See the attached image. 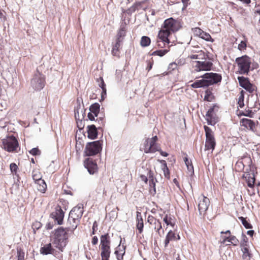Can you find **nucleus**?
I'll return each mask as SVG.
<instances>
[{
    "mask_svg": "<svg viewBox=\"0 0 260 260\" xmlns=\"http://www.w3.org/2000/svg\"><path fill=\"white\" fill-rule=\"evenodd\" d=\"M182 27L181 21L172 17L166 19L159 31L158 37L160 39L168 41V37L173 33L178 31Z\"/></svg>",
    "mask_w": 260,
    "mask_h": 260,
    "instance_id": "1",
    "label": "nucleus"
},
{
    "mask_svg": "<svg viewBox=\"0 0 260 260\" xmlns=\"http://www.w3.org/2000/svg\"><path fill=\"white\" fill-rule=\"evenodd\" d=\"M68 232L66 229L62 227H59L54 231V241L53 244L55 247L62 251L64 247H66L68 242Z\"/></svg>",
    "mask_w": 260,
    "mask_h": 260,
    "instance_id": "2",
    "label": "nucleus"
},
{
    "mask_svg": "<svg viewBox=\"0 0 260 260\" xmlns=\"http://www.w3.org/2000/svg\"><path fill=\"white\" fill-rule=\"evenodd\" d=\"M256 174L257 168L254 164H249L245 166L242 177L245 179L247 186L251 188L254 187L255 175Z\"/></svg>",
    "mask_w": 260,
    "mask_h": 260,
    "instance_id": "3",
    "label": "nucleus"
},
{
    "mask_svg": "<svg viewBox=\"0 0 260 260\" xmlns=\"http://www.w3.org/2000/svg\"><path fill=\"white\" fill-rule=\"evenodd\" d=\"M110 244V237L109 234L107 233L101 236L100 246L101 249V260H109L111 253Z\"/></svg>",
    "mask_w": 260,
    "mask_h": 260,
    "instance_id": "4",
    "label": "nucleus"
},
{
    "mask_svg": "<svg viewBox=\"0 0 260 260\" xmlns=\"http://www.w3.org/2000/svg\"><path fill=\"white\" fill-rule=\"evenodd\" d=\"M3 149L9 152H17L19 145L17 139L14 136L7 137L2 139Z\"/></svg>",
    "mask_w": 260,
    "mask_h": 260,
    "instance_id": "5",
    "label": "nucleus"
},
{
    "mask_svg": "<svg viewBox=\"0 0 260 260\" xmlns=\"http://www.w3.org/2000/svg\"><path fill=\"white\" fill-rule=\"evenodd\" d=\"M157 137L155 136L151 138L146 139L144 143L142 145L140 150L145 153H154L159 151V146L157 144Z\"/></svg>",
    "mask_w": 260,
    "mask_h": 260,
    "instance_id": "6",
    "label": "nucleus"
},
{
    "mask_svg": "<svg viewBox=\"0 0 260 260\" xmlns=\"http://www.w3.org/2000/svg\"><path fill=\"white\" fill-rule=\"evenodd\" d=\"M235 61L237 64L239 74L247 75L251 63V58L247 55H244L237 58Z\"/></svg>",
    "mask_w": 260,
    "mask_h": 260,
    "instance_id": "7",
    "label": "nucleus"
},
{
    "mask_svg": "<svg viewBox=\"0 0 260 260\" xmlns=\"http://www.w3.org/2000/svg\"><path fill=\"white\" fill-rule=\"evenodd\" d=\"M204 129L205 132L206 136L205 145V150H213L216 146V140L214 135V133L211 128L207 125L204 126Z\"/></svg>",
    "mask_w": 260,
    "mask_h": 260,
    "instance_id": "8",
    "label": "nucleus"
},
{
    "mask_svg": "<svg viewBox=\"0 0 260 260\" xmlns=\"http://www.w3.org/2000/svg\"><path fill=\"white\" fill-rule=\"evenodd\" d=\"M219 107L217 104H214L208 110L206 114V120L208 125H214L218 121L217 112Z\"/></svg>",
    "mask_w": 260,
    "mask_h": 260,
    "instance_id": "9",
    "label": "nucleus"
},
{
    "mask_svg": "<svg viewBox=\"0 0 260 260\" xmlns=\"http://www.w3.org/2000/svg\"><path fill=\"white\" fill-rule=\"evenodd\" d=\"M31 85L35 90H40L45 85V76L41 73L37 72L31 80Z\"/></svg>",
    "mask_w": 260,
    "mask_h": 260,
    "instance_id": "10",
    "label": "nucleus"
},
{
    "mask_svg": "<svg viewBox=\"0 0 260 260\" xmlns=\"http://www.w3.org/2000/svg\"><path fill=\"white\" fill-rule=\"evenodd\" d=\"M102 144L100 141L88 143L86 146L85 153L87 156H93L99 153L102 150Z\"/></svg>",
    "mask_w": 260,
    "mask_h": 260,
    "instance_id": "11",
    "label": "nucleus"
},
{
    "mask_svg": "<svg viewBox=\"0 0 260 260\" xmlns=\"http://www.w3.org/2000/svg\"><path fill=\"white\" fill-rule=\"evenodd\" d=\"M201 77L207 79L209 86L220 83L222 80V76L220 74L212 72L206 73Z\"/></svg>",
    "mask_w": 260,
    "mask_h": 260,
    "instance_id": "12",
    "label": "nucleus"
},
{
    "mask_svg": "<svg viewBox=\"0 0 260 260\" xmlns=\"http://www.w3.org/2000/svg\"><path fill=\"white\" fill-rule=\"evenodd\" d=\"M240 124L241 126L244 127L247 130L255 132L257 131V126L258 122L244 118L240 120Z\"/></svg>",
    "mask_w": 260,
    "mask_h": 260,
    "instance_id": "13",
    "label": "nucleus"
},
{
    "mask_svg": "<svg viewBox=\"0 0 260 260\" xmlns=\"http://www.w3.org/2000/svg\"><path fill=\"white\" fill-rule=\"evenodd\" d=\"M195 63L196 64L193 68L194 71L196 72L210 71L213 67V63L209 61H196Z\"/></svg>",
    "mask_w": 260,
    "mask_h": 260,
    "instance_id": "14",
    "label": "nucleus"
},
{
    "mask_svg": "<svg viewBox=\"0 0 260 260\" xmlns=\"http://www.w3.org/2000/svg\"><path fill=\"white\" fill-rule=\"evenodd\" d=\"M238 80L240 85L250 93L253 92L256 89V87L254 85L251 84L248 78H245L243 76L238 77Z\"/></svg>",
    "mask_w": 260,
    "mask_h": 260,
    "instance_id": "15",
    "label": "nucleus"
},
{
    "mask_svg": "<svg viewBox=\"0 0 260 260\" xmlns=\"http://www.w3.org/2000/svg\"><path fill=\"white\" fill-rule=\"evenodd\" d=\"M199 200L200 201L198 204L199 211L200 215H204L210 205V201L208 198L204 196H201L199 198Z\"/></svg>",
    "mask_w": 260,
    "mask_h": 260,
    "instance_id": "16",
    "label": "nucleus"
},
{
    "mask_svg": "<svg viewBox=\"0 0 260 260\" xmlns=\"http://www.w3.org/2000/svg\"><path fill=\"white\" fill-rule=\"evenodd\" d=\"M50 217L57 221L59 225L63 223V220L64 217V212L61 207L59 206L55 208V210L50 214Z\"/></svg>",
    "mask_w": 260,
    "mask_h": 260,
    "instance_id": "17",
    "label": "nucleus"
},
{
    "mask_svg": "<svg viewBox=\"0 0 260 260\" xmlns=\"http://www.w3.org/2000/svg\"><path fill=\"white\" fill-rule=\"evenodd\" d=\"M191 31L195 36L199 37L207 41H211L212 42L214 41V40L209 34L204 31L199 27L192 28Z\"/></svg>",
    "mask_w": 260,
    "mask_h": 260,
    "instance_id": "18",
    "label": "nucleus"
},
{
    "mask_svg": "<svg viewBox=\"0 0 260 260\" xmlns=\"http://www.w3.org/2000/svg\"><path fill=\"white\" fill-rule=\"evenodd\" d=\"M83 213V205L82 204H78L77 206L74 207L70 212L69 215L71 218L74 217V219H81Z\"/></svg>",
    "mask_w": 260,
    "mask_h": 260,
    "instance_id": "19",
    "label": "nucleus"
},
{
    "mask_svg": "<svg viewBox=\"0 0 260 260\" xmlns=\"http://www.w3.org/2000/svg\"><path fill=\"white\" fill-rule=\"evenodd\" d=\"M68 222L70 224V226L67 228L68 231H74L79 225L80 222V220L75 217L71 218V216H69Z\"/></svg>",
    "mask_w": 260,
    "mask_h": 260,
    "instance_id": "20",
    "label": "nucleus"
},
{
    "mask_svg": "<svg viewBox=\"0 0 260 260\" xmlns=\"http://www.w3.org/2000/svg\"><path fill=\"white\" fill-rule=\"evenodd\" d=\"M147 220L150 224L153 225L156 232L159 234V230L162 228L161 224L159 220L151 215L148 216Z\"/></svg>",
    "mask_w": 260,
    "mask_h": 260,
    "instance_id": "21",
    "label": "nucleus"
},
{
    "mask_svg": "<svg viewBox=\"0 0 260 260\" xmlns=\"http://www.w3.org/2000/svg\"><path fill=\"white\" fill-rule=\"evenodd\" d=\"M201 80H197L190 86L193 88H204L209 86L207 79L202 77Z\"/></svg>",
    "mask_w": 260,
    "mask_h": 260,
    "instance_id": "22",
    "label": "nucleus"
},
{
    "mask_svg": "<svg viewBox=\"0 0 260 260\" xmlns=\"http://www.w3.org/2000/svg\"><path fill=\"white\" fill-rule=\"evenodd\" d=\"M88 137L91 139H95L97 138L98 131L94 125L88 126Z\"/></svg>",
    "mask_w": 260,
    "mask_h": 260,
    "instance_id": "23",
    "label": "nucleus"
},
{
    "mask_svg": "<svg viewBox=\"0 0 260 260\" xmlns=\"http://www.w3.org/2000/svg\"><path fill=\"white\" fill-rule=\"evenodd\" d=\"M121 42L116 40V43L112 45L111 53L113 56H116L118 58L120 57V47Z\"/></svg>",
    "mask_w": 260,
    "mask_h": 260,
    "instance_id": "24",
    "label": "nucleus"
},
{
    "mask_svg": "<svg viewBox=\"0 0 260 260\" xmlns=\"http://www.w3.org/2000/svg\"><path fill=\"white\" fill-rule=\"evenodd\" d=\"M54 251V249L52 247L51 243L45 245L40 249V253L43 255L52 254Z\"/></svg>",
    "mask_w": 260,
    "mask_h": 260,
    "instance_id": "25",
    "label": "nucleus"
},
{
    "mask_svg": "<svg viewBox=\"0 0 260 260\" xmlns=\"http://www.w3.org/2000/svg\"><path fill=\"white\" fill-rule=\"evenodd\" d=\"M125 247L126 246H124L123 244L122 246V249H121L120 247V245L119 244L116 248L114 253L116 255L117 260H123V256L125 254Z\"/></svg>",
    "mask_w": 260,
    "mask_h": 260,
    "instance_id": "26",
    "label": "nucleus"
},
{
    "mask_svg": "<svg viewBox=\"0 0 260 260\" xmlns=\"http://www.w3.org/2000/svg\"><path fill=\"white\" fill-rule=\"evenodd\" d=\"M84 166L90 174H94L98 172L97 164H84Z\"/></svg>",
    "mask_w": 260,
    "mask_h": 260,
    "instance_id": "27",
    "label": "nucleus"
},
{
    "mask_svg": "<svg viewBox=\"0 0 260 260\" xmlns=\"http://www.w3.org/2000/svg\"><path fill=\"white\" fill-rule=\"evenodd\" d=\"M137 228L139 230V233H141L143 231L144 223L141 213L139 212H137Z\"/></svg>",
    "mask_w": 260,
    "mask_h": 260,
    "instance_id": "28",
    "label": "nucleus"
},
{
    "mask_svg": "<svg viewBox=\"0 0 260 260\" xmlns=\"http://www.w3.org/2000/svg\"><path fill=\"white\" fill-rule=\"evenodd\" d=\"M97 82H99V86L102 88V92L101 96L102 98H104L107 94L106 85L104 82L103 77H101L97 79Z\"/></svg>",
    "mask_w": 260,
    "mask_h": 260,
    "instance_id": "29",
    "label": "nucleus"
},
{
    "mask_svg": "<svg viewBox=\"0 0 260 260\" xmlns=\"http://www.w3.org/2000/svg\"><path fill=\"white\" fill-rule=\"evenodd\" d=\"M170 46H168L167 48H166L164 50H158L154 51L151 53L150 52V55L152 56H159L160 57H162L165 54H166L168 52L170 51Z\"/></svg>",
    "mask_w": 260,
    "mask_h": 260,
    "instance_id": "30",
    "label": "nucleus"
},
{
    "mask_svg": "<svg viewBox=\"0 0 260 260\" xmlns=\"http://www.w3.org/2000/svg\"><path fill=\"white\" fill-rule=\"evenodd\" d=\"M176 236L175 234L170 230L167 234L165 240V247H167L170 241L176 240Z\"/></svg>",
    "mask_w": 260,
    "mask_h": 260,
    "instance_id": "31",
    "label": "nucleus"
},
{
    "mask_svg": "<svg viewBox=\"0 0 260 260\" xmlns=\"http://www.w3.org/2000/svg\"><path fill=\"white\" fill-rule=\"evenodd\" d=\"M188 57L191 59H203L205 58V54L203 51L200 50L196 54L189 55Z\"/></svg>",
    "mask_w": 260,
    "mask_h": 260,
    "instance_id": "32",
    "label": "nucleus"
},
{
    "mask_svg": "<svg viewBox=\"0 0 260 260\" xmlns=\"http://www.w3.org/2000/svg\"><path fill=\"white\" fill-rule=\"evenodd\" d=\"M126 30L124 26H121L117 34L116 40L118 42H122L123 37H124L126 35Z\"/></svg>",
    "mask_w": 260,
    "mask_h": 260,
    "instance_id": "33",
    "label": "nucleus"
},
{
    "mask_svg": "<svg viewBox=\"0 0 260 260\" xmlns=\"http://www.w3.org/2000/svg\"><path fill=\"white\" fill-rule=\"evenodd\" d=\"M205 95L204 96V101L207 102H212L215 99V96L213 95L211 89L208 88L205 91Z\"/></svg>",
    "mask_w": 260,
    "mask_h": 260,
    "instance_id": "34",
    "label": "nucleus"
},
{
    "mask_svg": "<svg viewBox=\"0 0 260 260\" xmlns=\"http://www.w3.org/2000/svg\"><path fill=\"white\" fill-rule=\"evenodd\" d=\"M149 191L151 194H154L156 193V188H155V182H156V180L154 179L153 175L152 178H149Z\"/></svg>",
    "mask_w": 260,
    "mask_h": 260,
    "instance_id": "35",
    "label": "nucleus"
},
{
    "mask_svg": "<svg viewBox=\"0 0 260 260\" xmlns=\"http://www.w3.org/2000/svg\"><path fill=\"white\" fill-rule=\"evenodd\" d=\"M35 183L37 184V187L38 190L42 193H44L47 188V185L45 181L44 180H42Z\"/></svg>",
    "mask_w": 260,
    "mask_h": 260,
    "instance_id": "36",
    "label": "nucleus"
},
{
    "mask_svg": "<svg viewBox=\"0 0 260 260\" xmlns=\"http://www.w3.org/2000/svg\"><path fill=\"white\" fill-rule=\"evenodd\" d=\"M243 252L242 258L244 260H250L251 257V254L249 252L247 247H241Z\"/></svg>",
    "mask_w": 260,
    "mask_h": 260,
    "instance_id": "37",
    "label": "nucleus"
},
{
    "mask_svg": "<svg viewBox=\"0 0 260 260\" xmlns=\"http://www.w3.org/2000/svg\"><path fill=\"white\" fill-rule=\"evenodd\" d=\"M144 171L143 172L145 173L146 175H148V178H152L153 175V173L150 169L149 165L148 164H146L145 165H143L142 166L141 168L140 169H143Z\"/></svg>",
    "mask_w": 260,
    "mask_h": 260,
    "instance_id": "38",
    "label": "nucleus"
},
{
    "mask_svg": "<svg viewBox=\"0 0 260 260\" xmlns=\"http://www.w3.org/2000/svg\"><path fill=\"white\" fill-rule=\"evenodd\" d=\"M151 43L150 38L147 36H143L141 38L140 44L142 47H145L148 46Z\"/></svg>",
    "mask_w": 260,
    "mask_h": 260,
    "instance_id": "39",
    "label": "nucleus"
},
{
    "mask_svg": "<svg viewBox=\"0 0 260 260\" xmlns=\"http://www.w3.org/2000/svg\"><path fill=\"white\" fill-rule=\"evenodd\" d=\"M90 111L93 113L95 117L98 116V115L100 111V105L98 103H95L90 107Z\"/></svg>",
    "mask_w": 260,
    "mask_h": 260,
    "instance_id": "40",
    "label": "nucleus"
},
{
    "mask_svg": "<svg viewBox=\"0 0 260 260\" xmlns=\"http://www.w3.org/2000/svg\"><path fill=\"white\" fill-rule=\"evenodd\" d=\"M170 43V41L169 39H168V41L164 40L162 39L159 38L158 37V39L157 40V46L158 48H162L164 47H166V44H168L169 45V43Z\"/></svg>",
    "mask_w": 260,
    "mask_h": 260,
    "instance_id": "41",
    "label": "nucleus"
},
{
    "mask_svg": "<svg viewBox=\"0 0 260 260\" xmlns=\"http://www.w3.org/2000/svg\"><path fill=\"white\" fill-rule=\"evenodd\" d=\"M32 177L35 182L43 180L42 179V176L41 174L40 173V172L37 171H34L32 172Z\"/></svg>",
    "mask_w": 260,
    "mask_h": 260,
    "instance_id": "42",
    "label": "nucleus"
},
{
    "mask_svg": "<svg viewBox=\"0 0 260 260\" xmlns=\"http://www.w3.org/2000/svg\"><path fill=\"white\" fill-rule=\"evenodd\" d=\"M10 168L11 172L14 175H15L17 178V180L18 181H19V176L17 174V170L18 169V167L17 166L16 164H10Z\"/></svg>",
    "mask_w": 260,
    "mask_h": 260,
    "instance_id": "43",
    "label": "nucleus"
},
{
    "mask_svg": "<svg viewBox=\"0 0 260 260\" xmlns=\"http://www.w3.org/2000/svg\"><path fill=\"white\" fill-rule=\"evenodd\" d=\"M163 220L167 225H170L172 227H174L175 224V222L174 221L172 217L170 216L168 217L167 215H166L164 218Z\"/></svg>",
    "mask_w": 260,
    "mask_h": 260,
    "instance_id": "44",
    "label": "nucleus"
},
{
    "mask_svg": "<svg viewBox=\"0 0 260 260\" xmlns=\"http://www.w3.org/2000/svg\"><path fill=\"white\" fill-rule=\"evenodd\" d=\"M244 91L243 90H242L240 92V95L238 97V104L239 105V107L241 108H243L244 106Z\"/></svg>",
    "mask_w": 260,
    "mask_h": 260,
    "instance_id": "45",
    "label": "nucleus"
},
{
    "mask_svg": "<svg viewBox=\"0 0 260 260\" xmlns=\"http://www.w3.org/2000/svg\"><path fill=\"white\" fill-rule=\"evenodd\" d=\"M239 219L241 220L242 224L246 229H250L252 228V225L246 220L245 218L241 216L239 217Z\"/></svg>",
    "mask_w": 260,
    "mask_h": 260,
    "instance_id": "46",
    "label": "nucleus"
},
{
    "mask_svg": "<svg viewBox=\"0 0 260 260\" xmlns=\"http://www.w3.org/2000/svg\"><path fill=\"white\" fill-rule=\"evenodd\" d=\"M248 243V240L246 236L243 233L242 234V240L240 243V247H247Z\"/></svg>",
    "mask_w": 260,
    "mask_h": 260,
    "instance_id": "47",
    "label": "nucleus"
},
{
    "mask_svg": "<svg viewBox=\"0 0 260 260\" xmlns=\"http://www.w3.org/2000/svg\"><path fill=\"white\" fill-rule=\"evenodd\" d=\"M167 164H162L161 168L163 170L164 175L166 178H170V171L167 166Z\"/></svg>",
    "mask_w": 260,
    "mask_h": 260,
    "instance_id": "48",
    "label": "nucleus"
},
{
    "mask_svg": "<svg viewBox=\"0 0 260 260\" xmlns=\"http://www.w3.org/2000/svg\"><path fill=\"white\" fill-rule=\"evenodd\" d=\"M230 243L226 244V245H230L231 244L233 246H237L239 243V240L235 236H230Z\"/></svg>",
    "mask_w": 260,
    "mask_h": 260,
    "instance_id": "49",
    "label": "nucleus"
},
{
    "mask_svg": "<svg viewBox=\"0 0 260 260\" xmlns=\"http://www.w3.org/2000/svg\"><path fill=\"white\" fill-rule=\"evenodd\" d=\"M187 169V174L190 176H192L194 174V169L192 164H185Z\"/></svg>",
    "mask_w": 260,
    "mask_h": 260,
    "instance_id": "50",
    "label": "nucleus"
},
{
    "mask_svg": "<svg viewBox=\"0 0 260 260\" xmlns=\"http://www.w3.org/2000/svg\"><path fill=\"white\" fill-rule=\"evenodd\" d=\"M144 171H145L144 169L139 170L140 176L142 181L147 183L148 181V175H146L145 173L143 172Z\"/></svg>",
    "mask_w": 260,
    "mask_h": 260,
    "instance_id": "51",
    "label": "nucleus"
},
{
    "mask_svg": "<svg viewBox=\"0 0 260 260\" xmlns=\"http://www.w3.org/2000/svg\"><path fill=\"white\" fill-rule=\"evenodd\" d=\"M18 260H24V252L21 248L17 249Z\"/></svg>",
    "mask_w": 260,
    "mask_h": 260,
    "instance_id": "52",
    "label": "nucleus"
},
{
    "mask_svg": "<svg viewBox=\"0 0 260 260\" xmlns=\"http://www.w3.org/2000/svg\"><path fill=\"white\" fill-rule=\"evenodd\" d=\"M245 168L244 164H235L234 169L237 172H243Z\"/></svg>",
    "mask_w": 260,
    "mask_h": 260,
    "instance_id": "53",
    "label": "nucleus"
},
{
    "mask_svg": "<svg viewBox=\"0 0 260 260\" xmlns=\"http://www.w3.org/2000/svg\"><path fill=\"white\" fill-rule=\"evenodd\" d=\"M29 153L33 156H39L41 154V151L38 148H34L29 151Z\"/></svg>",
    "mask_w": 260,
    "mask_h": 260,
    "instance_id": "54",
    "label": "nucleus"
},
{
    "mask_svg": "<svg viewBox=\"0 0 260 260\" xmlns=\"http://www.w3.org/2000/svg\"><path fill=\"white\" fill-rule=\"evenodd\" d=\"M247 47V44L246 41H242L238 45V49L240 51L246 50Z\"/></svg>",
    "mask_w": 260,
    "mask_h": 260,
    "instance_id": "55",
    "label": "nucleus"
},
{
    "mask_svg": "<svg viewBox=\"0 0 260 260\" xmlns=\"http://www.w3.org/2000/svg\"><path fill=\"white\" fill-rule=\"evenodd\" d=\"M153 64V60L152 58L150 60H147V67H146V69L148 71H149L152 69Z\"/></svg>",
    "mask_w": 260,
    "mask_h": 260,
    "instance_id": "56",
    "label": "nucleus"
},
{
    "mask_svg": "<svg viewBox=\"0 0 260 260\" xmlns=\"http://www.w3.org/2000/svg\"><path fill=\"white\" fill-rule=\"evenodd\" d=\"M245 114H244L245 116L249 117L252 118L253 117V112L252 110L248 109L245 110Z\"/></svg>",
    "mask_w": 260,
    "mask_h": 260,
    "instance_id": "57",
    "label": "nucleus"
},
{
    "mask_svg": "<svg viewBox=\"0 0 260 260\" xmlns=\"http://www.w3.org/2000/svg\"><path fill=\"white\" fill-rule=\"evenodd\" d=\"M144 3V2H137L136 3H135L133 5L135 7V8H136V10H138L139 9H140L142 4H143Z\"/></svg>",
    "mask_w": 260,
    "mask_h": 260,
    "instance_id": "58",
    "label": "nucleus"
},
{
    "mask_svg": "<svg viewBox=\"0 0 260 260\" xmlns=\"http://www.w3.org/2000/svg\"><path fill=\"white\" fill-rule=\"evenodd\" d=\"M98 223L96 221H95L93 223V225H92V235L95 234V232L98 230Z\"/></svg>",
    "mask_w": 260,
    "mask_h": 260,
    "instance_id": "59",
    "label": "nucleus"
},
{
    "mask_svg": "<svg viewBox=\"0 0 260 260\" xmlns=\"http://www.w3.org/2000/svg\"><path fill=\"white\" fill-rule=\"evenodd\" d=\"M41 226H42V224H41V222H36L35 223H34L32 224V228L34 229V230H35V229L38 230V229H39Z\"/></svg>",
    "mask_w": 260,
    "mask_h": 260,
    "instance_id": "60",
    "label": "nucleus"
},
{
    "mask_svg": "<svg viewBox=\"0 0 260 260\" xmlns=\"http://www.w3.org/2000/svg\"><path fill=\"white\" fill-rule=\"evenodd\" d=\"M177 67V64L175 62L171 63L169 66V70L173 71L175 70Z\"/></svg>",
    "mask_w": 260,
    "mask_h": 260,
    "instance_id": "61",
    "label": "nucleus"
},
{
    "mask_svg": "<svg viewBox=\"0 0 260 260\" xmlns=\"http://www.w3.org/2000/svg\"><path fill=\"white\" fill-rule=\"evenodd\" d=\"M255 13L258 14V15H260V3L256 5L255 7Z\"/></svg>",
    "mask_w": 260,
    "mask_h": 260,
    "instance_id": "62",
    "label": "nucleus"
},
{
    "mask_svg": "<svg viewBox=\"0 0 260 260\" xmlns=\"http://www.w3.org/2000/svg\"><path fill=\"white\" fill-rule=\"evenodd\" d=\"M136 8H135V7L134 6V5H133L132 7H131L129 9H127V13H134L136 11Z\"/></svg>",
    "mask_w": 260,
    "mask_h": 260,
    "instance_id": "63",
    "label": "nucleus"
},
{
    "mask_svg": "<svg viewBox=\"0 0 260 260\" xmlns=\"http://www.w3.org/2000/svg\"><path fill=\"white\" fill-rule=\"evenodd\" d=\"M256 186L257 193L260 196V182H257L255 180V183L254 184V186Z\"/></svg>",
    "mask_w": 260,
    "mask_h": 260,
    "instance_id": "64",
    "label": "nucleus"
}]
</instances>
